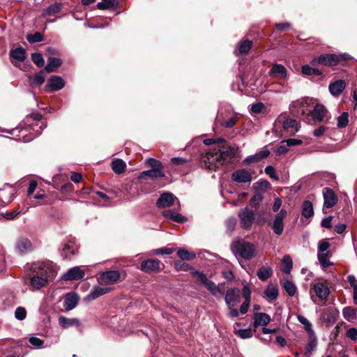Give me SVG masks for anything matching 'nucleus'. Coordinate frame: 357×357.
I'll return each instance as SVG.
<instances>
[{"mask_svg":"<svg viewBox=\"0 0 357 357\" xmlns=\"http://www.w3.org/2000/svg\"><path fill=\"white\" fill-rule=\"evenodd\" d=\"M328 130V127L321 126L313 131V135L316 137H320L324 135V132Z\"/></svg>","mask_w":357,"mask_h":357,"instance_id":"obj_60","label":"nucleus"},{"mask_svg":"<svg viewBox=\"0 0 357 357\" xmlns=\"http://www.w3.org/2000/svg\"><path fill=\"white\" fill-rule=\"evenodd\" d=\"M331 257V255L329 252H326V253H318L317 258L323 268H326L332 265V263L329 261V258Z\"/></svg>","mask_w":357,"mask_h":357,"instance_id":"obj_40","label":"nucleus"},{"mask_svg":"<svg viewBox=\"0 0 357 357\" xmlns=\"http://www.w3.org/2000/svg\"><path fill=\"white\" fill-rule=\"evenodd\" d=\"M347 337L351 340H357V329L356 328H351L347 331Z\"/></svg>","mask_w":357,"mask_h":357,"instance_id":"obj_64","label":"nucleus"},{"mask_svg":"<svg viewBox=\"0 0 357 357\" xmlns=\"http://www.w3.org/2000/svg\"><path fill=\"white\" fill-rule=\"evenodd\" d=\"M62 9V3L59 2H55L51 5H50L47 8H45L43 13L42 16L44 17H47L48 16H53L56 14L61 12Z\"/></svg>","mask_w":357,"mask_h":357,"instance_id":"obj_31","label":"nucleus"},{"mask_svg":"<svg viewBox=\"0 0 357 357\" xmlns=\"http://www.w3.org/2000/svg\"><path fill=\"white\" fill-rule=\"evenodd\" d=\"M126 167V164L122 159L117 158L112 162V170L117 174L123 173Z\"/></svg>","mask_w":357,"mask_h":357,"instance_id":"obj_37","label":"nucleus"},{"mask_svg":"<svg viewBox=\"0 0 357 357\" xmlns=\"http://www.w3.org/2000/svg\"><path fill=\"white\" fill-rule=\"evenodd\" d=\"M15 250L19 255H23L32 251L33 245L29 239L21 237L16 241Z\"/></svg>","mask_w":357,"mask_h":357,"instance_id":"obj_13","label":"nucleus"},{"mask_svg":"<svg viewBox=\"0 0 357 357\" xmlns=\"http://www.w3.org/2000/svg\"><path fill=\"white\" fill-rule=\"evenodd\" d=\"M298 321L304 326L305 330L308 333L310 337L314 336V331L311 323L303 315H298Z\"/></svg>","mask_w":357,"mask_h":357,"instance_id":"obj_41","label":"nucleus"},{"mask_svg":"<svg viewBox=\"0 0 357 357\" xmlns=\"http://www.w3.org/2000/svg\"><path fill=\"white\" fill-rule=\"evenodd\" d=\"M264 171H265V173L272 179L275 180V181L278 180V177L277 176V175L275 174V168L273 166H271V165L266 166Z\"/></svg>","mask_w":357,"mask_h":357,"instance_id":"obj_59","label":"nucleus"},{"mask_svg":"<svg viewBox=\"0 0 357 357\" xmlns=\"http://www.w3.org/2000/svg\"><path fill=\"white\" fill-rule=\"evenodd\" d=\"M64 85V80L61 77L54 75L49 79L46 87L49 91H56L63 89Z\"/></svg>","mask_w":357,"mask_h":357,"instance_id":"obj_17","label":"nucleus"},{"mask_svg":"<svg viewBox=\"0 0 357 357\" xmlns=\"http://www.w3.org/2000/svg\"><path fill=\"white\" fill-rule=\"evenodd\" d=\"M301 214L305 218H310L314 215L313 205L310 201L305 200L303 202Z\"/></svg>","mask_w":357,"mask_h":357,"instance_id":"obj_35","label":"nucleus"},{"mask_svg":"<svg viewBox=\"0 0 357 357\" xmlns=\"http://www.w3.org/2000/svg\"><path fill=\"white\" fill-rule=\"evenodd\" d=\"M146 165L152 169H160L161 170H163V165L162 162L156 159H154L153 158H149L146 160Z\"/></svg>","mask_w":357,"mask_h":357,"instance_id":"obj_51","label":"nucleus"},{"mask_svg":"<svg viewBox=\"0 0 357 357\" xmlns=\"http://www.w3.org/2000/svg\"><path fill=\"white\" fill-rule=\"evenodd\" d=\"M85 275L84 271H82L80 267L75 266L69 269L63 275V278L65 280H73L82 279Z\"/></svg>","mask_w":357,"mask_h":357,"instance_id":"obj_20","label":"nucleus"},{"mask_svg":"<svg viewBox=\"0 0 357 357\" xmlns=\"http://www.w3.org/2000/svg\"><path fill=\"white\" fill-rule=\"evenodd\" d=\"M78 296L75 293L67 294L64 300V307L66 310L74 309L78 303Z\"/></svg>","mask_w":357,"mask_h":357,"instance_id":"obj_29","label":"nucleus"},{"mask_svg":"<svg viewBox=\"0 0 357 357\" xmlns=\"http://www.w3.org/2000/svg\"><path fill=\"white\" fill-rule=\"evenodd\" d=\"M252 46V41L245 40L241 42L238 46V50L235 51L236 54H244L248 53Z\"/></svg>","mask_w":357,"mask_h":357,"instance_id":"obj_39","label":"nucleus"},{"mask_svg":"<svg viewBox=\"0 0 357 357\" xmlns=\"http://www.w3.org/2000/svg\"><path fill=\"white\" fill-rule=\"evenodd\" d=\"M237 121V117L236 116H232L229 119L227 120H222L220 122L221 126L226 128H231L234 126V125L236 123Z\"/></svg>","mask_w":357,"mask_h":357,"instance_id":"obj_55","label":"nucleus"},{"mask_svg":"<svg viewBox=\"0 0 357 357\" xmlns=\"http://www.w3.org/2000/svg\"><path fill=\"white\" fill-rule=\"evenodd\" d=\"M264 295L270 303L276 300L278 296V289L277 287L272 284H268L264 290Z\"/></svg>","mask_w":357,"mask_h":357,"instance_id":"obj_34","label":"nucleus"},{"mask_svg":"<svg viewBox=\"0 0 357 357\" xmlns=\"http://www.w3.org/2000/svg\"><path fill=\"white\" fill-rule=\"evenodd\" d=\"M175 198L172 193L164 192L157 200L156 205L158 208L169 207L174 204Z\"/></svg>","mask_w":357,"mask_h":357,"instance_id":"obj_19","label":"nucleus"},{"mask_svg":"<svg viewBox=\"0 0 357 357\" xmlns=\"http://www.w3.org/2000/svg\"><path fill=\"white\" fill-rule=\"evenodd\" d=\"M330 245V243L327 241H321L318 245V253H326V252H328V250Z\"/></svg>","mask_w":357,"mask_h":357,"instance_id":"obj_58","label":"nucleus"},{"mask_svg":"<svg viewBox=\"0 0 357 357\" xmlns=\"http://www.w3.org/2000/svg\"><path fill=\"white\" fill-rule=\"evenodd\" d=\"M31 59L38 67L40 68L44 66L45 61L40 53H33L31 54Z\"/></svg>","mask_w":357,"mask_h":357,"instance_id":"obj_49","label":"nucleus"},{"mask_svg":"<svg viewBox=\"0 0 357 357\" xmlns=\"http://www.w3.org/2000/svg\"><path fill=\"white\" fill-rule=\"evenodd\" d=\"M192 274L197 276L198 280L205 285L213 296L218 297L220 295L222 294V291L219 287L216 285L215 282L208 280L204 273L195 271Z\"/></svg>","mask_w":357,"mask_h":357,"instance_id":"obj_5","label":"nucleus"},{"mask_svg":"<svg viewBox=\"0 0 357 357\" xmlns=\"http://www.w3.org/2000/svg\"><path fill=\"white\" fill-rule=\"evenodd\" d=\"M45 73L47 72L45 70H42L39 73L35 74L33 77H30L31 84L36 86H40L43 84L45 79Z\"/></svg>","mask_w":357,"mask_h":357,"instance_id":"obj_38","label":"nucleus"},{"mask_svg":"<svg viewBox=\"0 0 357 357\" xmlns=\"http://www.w3.org/2000/svg\"><path fill=\"white\" fill-rule=\"evenodd\" d=\"M116 4V0H102L97 4V7L100 10H106L114 8Z\"/></svg>","mask_w":357,"mask_h":357,"instance_id":"obj_47","label":"nucleus"},{"mask_svg":"<svg viewBox=\"0 0 357 357\" xmlns=\"http://www.w3.org/2000/svg\"><path fill=\"white\" fill-rule=\"evenodd\" d=\"M121 277V273L118 271H106L102 272L98 280L101 285H112L117 282Z\"/></svg>","mask_w":357,"mask_h":357,"instance_id":"obj_8","label":"nucleus"},{"mask_svg":"<svg viewBox=\"0 0 357 357\" xmlns=\"http://www.w3.org/2000/svg\"><path fill=\"white\" fill-rule=\"evenodd\" d=\"M26 317V310L23 307H17L15 311V317L19 321L24 320Z\"/></svg>","mask_w":357,"mask_h":357,"instance_id":"obj_54","label":"nucleus"},{"mask_svg":"<svg viewBox=\"0 0 357 357\" xmlns=\"http://www.w3.org/2000/svg\"><path fill=\"white\" fill-rule=\"evenodd\" d=\"M283 287L289 296H293L295 295L297 289L291 281L286 280L283 283Z\"/></svg>","mask_w":357,"mask_h":357,"instance_id":"obj_44","label":"nucleus"},{"mask_svg":"<svg viewBox=\"0 0 357 357\" xmlns=\"http://www.w3.org/2000/svg\"><path fill=\"white\" fill-rule=\"evenodd\" d=\"M29 342L35 348L39 349L42 348L44 344V340L42 339L36 337L32 336L29 338Z\"/></svg>","mask_w":357,"mask_h":357,"instance_id":"obj_53","label":"nucleus"},{"mask_svg":"<svg viewBox=\"0 0 357 357\" xmlns=\"http://www.w3.org/2000/svg\"><path fill=\"white\" fill-rule=\"evenodd\" d=\"M26 40L30 43H39L43 40V36L39 32H36L33 34H28Z\"/></svg>","mask_w":357,"mask_h":357,"instance_id":"obj_50","label":"nucleus"},{"mask_svg":"<svg viewBox=\"0 0 357 357\" xmlns=\"http://www.w3.org/2000/svg\"><path fill=\"white\" fill-rule=\"evenodd\" d=\"M29 282L31 289L39 290L47 285L56 274V266L50 260L38 261L27 265Z\"/></svg>","mask_w":357,"mask_h":357,"instance_id":"obj_1","label":"nucleus"},{"mask_svg":"<svg viewBox=\"0 0 357 357\" xmlns=\"http://www.w3.org/2000/svg\"><path fill=\"white\" fill-rule=\"evenodd\" d=\"M59 324L63 328H68L71 326H79L80 321L77 318H67L63 316H61L58 319Z\"/></svg>","mask_w":357,"mask_h":357,"instance_id":"obj_27","label":"nucleus"},{"mask_svg":"<svg viewBox=\"0 0 357 357\" xmlns=\"http://www.w3.org/2000/svg\"><path fill=\"white\" fill-rule=\"evenodd\" d=\"M62 61L59 58L50 57L48 59L47 64L45 67V70L47 73L55 72L56 69L61 66Z\"/></svg>","mask_w":357,"mask_h":357,"instance_id":"obj_33","label":"nucleus"},{"mask_svg":"<svg viewBox=\"0 0 357 357\" xmlns=\"http://www.w3.org/2000/svg\"><path fill=\"white\" fill-rule=\"evenodd\" d=\"M235 334L242 339L250 338L252 336L253 331L251 328L235 330Z\"/></svg>","mask_w":357,"mask_h":357,"instance_id":"obj_46","label":"nucleus"},{"mask_svg":"<svg viewBox=\"0 0 357 357\" xmlns=\"http://www.w3.org/2000/svg\"><path fill=\"white\" fill-rule=\"evenodd\" d=\"M312 102V99L304 98L293 101L289 106L291 112L298 116H304L306 114L307 107Z\"/></svg>","mask_w":357,"mask_h":357,"instance_id":"obj_6","label":"nucleus"},{"mask_svg":"<svg viewBox=\"0 0 357 357\" xmlns=\"http://www.w3.org/2000/svg\"><path fill=\"white\" fill-rule=\"evenodd\" d=\"M287 215V211L285 209H281L279 213L275 215L273 222L269 223V225L276 235H281L282 234L284 227V221Z\"/></svg>","mask_w":357,"mask_h":357,"instance_id":"obj_7","label":"nucleus"},{"mask_svg":"<svg viewBox=\"0 0 357 357\" xmlns=\"http://www.w3.org/2000/svg\"><path fill=\"white\" fill-rule=\"evenodd\" d=\"M273 273V269L269 266H262L257 272V275L261 281L267 280Z\"/></svg>","mask_w":357,"mask_h":357,"instance_id":"obj_36","label":"nucleus"},{"mask_svg":"<svg viewBox=\"0 0 357 357\" xmlns=\"http://www.w3.org/2000/svg\"><path fill=\"white\" fill-rule=\"evenodd\" d=\"M253 326L255 328H258L259 326H266L271 321L270 316L264 312L256 313L254 315Z\"/></svg>","mask_w":357,"mask_h":357,"instance_id":"obj_22","label":"nucleus"},{"mask_svg":"<svg viewBox=\"0 0 357 357\" xmlns=\"http://www.w3.org/2000/svg\"><path fill=\"white\" fill-rule=\"evenodd\" d=\"M277 123H282V128L287 132L295 133L298 130L297 121L287 118L285 115H280L277 119Z\"/></svg>","mask_w":357,"mask_h":357,"instance_id":"obj_12","label":"nucleus"},{"mask_svg":"<svg viewBox=\"0 0 357 357\" xmlns=\"http://www.w3.org/2000/svg\"><path fill=\"white\" fill-rule=\"evenodd\" d=\"M174 252L172 248H160L155 249L152 251V254L155 255H171Z\"/></svg>","mask_w":357,"mask_h":357,"instance_id":"obj_57","label":"nucleus"},{"mask_svg":"<svg viewBox=\"0 0 357 357\" xmlns=\"http://www.w3.org/2000/svg\"><path fill=\"white\" fill-rule=\"evenodd\" d=\"M289 148H290V146L288 144V143L284 142V140H283L281 142L280 146L275 150V153L278 155H283L288 152V151L289 150Z\"/></svg>","mask_w":357,"mask_h":357,"instance_id":"obj_52","label":"nucleus"},{"mask_svg":"<svg viewBox=\"0 0 357 357\" xmlns=\"http://www.w3.org/2000/svg\"><path fill=\"white\" fill-rule=\"evenodd\" d=\"M342 314L344 318L350 321L356 318V310L351 307H346L342 310Z\"/></svg>","mask_w":357,"mask_h":357,"instance_id":"obj_43","label":"nucleus"},{"mask_svg":"<svg viewBox=\"0 0 357 357\" xmlns=\"http://www.w3.org/2000/svg\"><path fill=\"white\" fill-rule=\"evenodd\" d=\"M317 344V339L315 335L314 334V336L310 337V340L305 347V354H310L315 349Z\"/></svg>","mask_w":357,"mask_h":357,"instance_id":"obj_56","label":"nucleus"},{"mask_svg":"<svg viewBox=\"0 0 357 357\" xmlns=\"http://www.w3.org/2000/svg\"><path fill=\"white\" fill-rule=\"evenodd\" d=\"M282 264L284 265V267L282 268V272L285 273H289L291 268H292V260L290 256L285 255L282 260Z\"/></svg>","mask_w":357,"mask_h":357,"instance_id":"obj_45","label":"nucleus"},{"mask_svg":"<svg viewBox=\"0 0 357 357\" xmlns=\"http://www.w3.org/2000/svg\"><path fill=\"white\" fill-rule=\"evenodd\" d=\"M178 257L182 260L190 261L192 260L196 257V255L193 252H190L185 249H179L177 251Z\"/></svg>","mask_w":357,"mask_h":357,"instance_id":"obj_42","label":"nucleus"},{"mask_svg":"<svg viewBox=\"0 0 357 357\" xmlns=\"http://www.w3.org/2000/svg\"><path fill=\"white\" fill-rule=\"evenodd\" d=\"M314 120H316L319 122H321L324 121V118L326 116L328 111L324 105L321 104H317L313 110L310 112Z\"/></svg>","mask_w":357,"mask_h":357,"instance_id":"obj_21","label":"nucleus"},{"mask_svg":"<svg viewBox=\"0 0 357 357\" xmlns=\"http://www.w3.org/2000/svg\"><path fill=\"white\" fill-rule=\"evenodd\" d=\"M350 56L347 54L337 55L334 54H325L314 58L312 60V63L314 65H323L326 66H334L337 65L341 60H346Z\"/></svg>","mask_w":357,"mask_h":357,"instance_id":"obj_4","label":"nucleus"},{"mask_svg":"<svg viewBox=\"0 0 357 357\" xmlns=\"http://www.w3.org/2000/svg\"><path fill=\"white\" fill-rule=\"evenodd\" d=\"M323 195L324 199V206L327 208H332L337 201V198L334 191L329 188L323 189Z\"/></svg>","mask_w":357,"mask_h":357,"instance_id":"obj_15","label":"nucleus"},{"mask_svg":"<svg viewBox=\"0 0 357 357\" xmlns=\"http://www.w3.org/2000/svg\"><path fill=\"white\" fill-rule=\"evenodd\" d=\"M291 26V24L289 22H282V23H277L275 24V28L277 30L283 31H286L289 29H290Z\"/></svg>","mask_w":357,"mask_h":357,"instance_id":"obj_63","label":"nucleus"},{"mask_svg":"<svg viewBox=\"0 0 357 357\" xmlns=\"http://www.w3.org/2000/svg\"><path fill=\"white\" fill-rule=\"evenodd\" d=\"M238 217L241 227L244 229L250 230L255 219L253 211L248 208H245L239 212Z\"/></svg>","mask_w":357,"mask_h":357,"instance_id":"obj_9","label":"nucleus"},{"mask_svg":"<svg viewBox=\"0 0 357 357\" xmlns=\"http://www.w3.org/2000/svg\"><path fill=\"white\" fill-rule=\"evenodd\" d=\"M165 176V174L163 170L160 169H151L147 171H144L141 172L139 176V179H144L146 177H149L153 180L157 179L158 178H163Z\"/></svg>","mask_w":357,"mask_h":357,"instance_id":"obj_24","label":"nucleus"},{"mask_svg":"<svg viewBox=\"0 0 357 357\" xmlns=\"http://www.w3.org/2000/svg\"><path fill=\"white\" fill-rule=\"evenodd\" d=\"M264 107V105L261 102H257L252 105L251 111L255 114H259L261 112L262 109Z\"/></svg>","mask_w":357,"mask_h":357,"instance_id":"obj_62","label":"nucleus"},{"mask_svg":"<svg viewBox=\"0 0 357 357\" xmlns=\"http://www.w3.org/2000/svg\"><path fill=\"white\" fill-rule=\"evenodd\" d=\"M78 251V246L75 243H66L63 245L61 255L65 258L70 257Z\"/></svg>","mask_w":357,"mask_h":357,"instance_id":"obj_32","label":"nucleus"},{"mask_svg":"<svg viewBox=\"0 0 357 357\" xmlns=\"http://www.w3.org/2000/svg\"><path fill=\"white\" fill-rule=\"evenodd\" d=\"M270 155V151L265 149L256 153L255 155L248 156L244 162L247 163H254L267 158Z\"/></svg>","mask_w":357,"mask_h":357,"instance_id":"obj_28","label":"nucleus"},{"mask_svg":"<svg viewBox=\"0 0 357 357\" xmlns=\"http://www.w3.org/2000/svg\"><path fill=\"white\" fill-rule=\"evenodd\" d=\"M349 115L347 112H343L337 117V127L342 128H345L349 122Z\"/></svg>","mask_w":357,"mask_h":357,"instance_id":"obj_48","label":"nucleus"},{"mask_svg":"<svg viewBox=\"0 0 357 357\" xmlns=\"http://www.w3.org/2000/svg\"><path fill=\"white\" fill-rule=\"evenodd\" d=\"M313 289L316 295L321 300L327 299L330 294L328 287L321 282L315 283Z\"/></svg>","mask_w":357,"mask_h":357,"instance_id":"obj_23","label":"nucleus"},{"mask_svg":"<svg viewBox=\"0 0 357 357\" xmlns=\"http://www.w3.org/2000/svg\"><path fill=\"white\" fill-rule=\"evenodd\" d=\"M252 178L251 174L245 169L236 170L231 175V179L237 183H250Z\"/></svg>","mask_w":357,"mask_h":357,"instance_id":"obj_14","label":"nucleus"},{"mask_svg":"<svg viewBox=\"0 0 357 357\" xmlns=\"http://www.w3.org/2000/svg\"><path fill=\"white\" fill-rule=\"evenodd\" d=\"M346 84L343 79H338L331 83L329 86L330 93L334 96H338L345 89Z\"/></svg>","mask_w":357,"mask_h":357,"instance_id":"obj_25","label":"nucleus"},{"mask_svg":"<svg viewBox=\"0 0 357 357\" xmlns=\"http://www.w3.org/2000/svg\"><path fill=\"white\" fill-rule=\"evenodd\" d=\"M10 56L16 61L22 62L26 59L27 54L25 49L22 47H19L11 50L10 52Z\"/></svg>","mask_w":357,"mask_h":357,"instance_id":"obj_30","label":"nucleus"},{"mask_svg":"<svg viewBox=\"0 0 357 357\" xmlns=\"http://www.w3.org/2000/svg\"><path fill=\"white\" fill-rule=\"evenodd\" d=\"M225 299L228 308L235 307L241 300L240 290L238 288L228 289L226 292Z\"/></svg>","mask_w":357,"mask_h":357,"instance_id":"obj_11","label":"nucleus"},{"mask_svg":"<svg viewBox=\"0 0 357 357\" xmlns=\"http://www.w3.org/2000/svg\"><path fill=\"white\" fill-rule=\"evenodd\" d=\"M268 75L273 78L284 79L287 76V70L283 65L275 63L269 70Z\"/></svg>","mask_w":357,"mask_h":357,"instance_id":"obj_16","label":"nucleus"},{"mask_svg":"<svg viewBox=\"0 0 357 357\" xmlns=\"http://www.w3.org/2000/svg\"><path fill=\"white\" fill-rule=\"evenodd\" d=\"M161 266L164 267V265L161 264L160 260L149 259L142 261L140 269L146 273H151L160 271Z\"/></svg>","mask_w":357,"mask_h":357,"instance_id":"obj_10","label":"nucleus"},{"mask_svg":"<svg viewBox=\"0 0 357 357\" xmlns=\"http://www.w3.org/2000/svg\"><path fill=\"white\" fill-rule=\"evenodd\" d=\"M112 290L109 287H94L92 291L86 296L85 299L88 301H91L96 298L108 294Z\"/></svg>","mask_w":357,"mask_h":357,"instance_id":"obj_18","label":"nucleus"},{"mask_svg":"<svg viewBox=\"0 0 357 357\" xmlns=\"http://www.w3.org/2000/svg\"><path fill=\"white\" fill-rule=\"evenodd\" d=\"M236 224V218H230L226 221V227L228 231L232 232L235 229Z\"/></svg>","mask_w":357,"mask_h":357,"instance_id":"obj_61","label":"nucleus"},{"mask_svg":"<svg viewBox=\"0 0 357 357\" xmlns=\"http://www.w3.org/2000/svg\"><path fill=\"white\" fill-rule=\"evenodd\" d=\"M231 250L235 257L239 259L250 260L257 255L256 246L245 240L236 238L231 243Z\"/></svg>","mask_w":357,"mask_h":357,"instance_id":"obj_3","label":"nucleus"},{"mask_svg":"<svg viewBox=\"0 0 357 357\" xmlns=\"http://www.w3.org/2000/svg\"><path fill=\"white\" fill-rule=\"evenodd\" d=\"M162 215L167 219L178 223H183L187 220V218L173 210H166L162 213Z\"/></svg>","mask_w":357,"mask_h":357,"instance_id":"obj_26","label":"nucleus"},{"mask_svg":"<svg viewBox=\"0 0 357 357\" xmlns=\"http://www.w3.org/2000/svg\"><path fill=\"white\" fill-rule=\"evenodd\" d=\"M235 154V149L229 146H222V149L214 148L206 153L202 160L207 169L216 170L220 166L230 162Z\"/></svg>","mask_w":357,"mask_h":357,"instance_id":"obj_2","label":"nucleus"}]
</instances>
